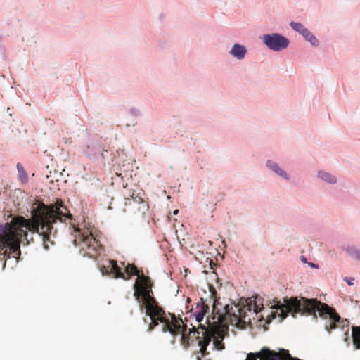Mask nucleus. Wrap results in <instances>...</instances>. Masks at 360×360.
Wrapping results in <instances>:
<instances>
[{
    "mask_svg": "<svg viewBox=\"0 0 360 360\" xmlns=\"http://www.w3.org/2000/svg\"><path fill=\"white\" fill-rule=\"evenodd\" d=\"M121 265L124 268V272L122 271V267L120 266L116 261H110V271L114 274L115 278H121L124 280H128L131 276H141L137 267L131 264H127L125 266L124 262H122Z\"/></svg>",
    "mask_w": 360,
    "mask_h": 360,
    "instance_id": "nucleus-6",
    "label": "nucleus"
},
{
    "mask_svg": "<svg viewBox=\"0 0 360 360\" xmlns=\"http://www.w3.org/2000/svg\"><path fill=\"white\" fill-rule=\"evenodd\" d=\"M263 41L269 49L275 51L286 49L290 43L286 37L275 33L264 35Z\"/></svg>",
    "mask_w": 360,
    "mask_h": 360,
    "instance_id": "nucleus-8",
    "label": "nucleus"
},
{
    "mask_svg": "<svg viewBox=\"0 0 360 360\" xmlns=\"http://www.w3.org/2000/svg\"><path fill=\"white\" fill-rule=\"evenodd\" d=\"M246 52L247 50L243 46L236 44L231 49L230 54L240 60L245 57Z\"/></svg>",
    "mask_w": 360,
    "mask_h": 360,
    "instance_id": "nucleus-10",
    "label": "nucleus"
},
{
    "mask_svg": "<svg viewBox=\"0 0 360 360\" xmlns=\"http://www.w3.org/2000/svg\"><path fill=\"white\" fill-rule=\"evenodd\" d=\"M319 176L325 181L330 184H335L337 181V179L334 176L326 172H319Z\"/></svg>",
    "mask_w": 360,
    "mask_h": 360,
    "instance_id": "nucleus-13",
    "label": "nucleus"
},
{
    "mask_svg": "<svg viewBox=\"0 0 360 360\" xmlns=\"http://www.w3.org/2000/svg\"><path fill=\"white\" fill-rule=\"evenodd\" d=\"M125 198V206L131 207V212L134 214L141 212L144 214L149 208L148 204L139 195H135L133 192L131 193H124Z\"/></svg>",
    "mask_w": 360,
    "mask_h": 360,
    "instance_id": "nucleus-7",
    "label": "nucleus"
},
{
    "mask_svg": "<svg viewBox=\"0 0 360 360\" xmlns=\"http://www.w3.org/2000/svg\"><path fill=\"white\" fill-rule=\"evenodd\" d=\"M345 281H347V283H348L349 285H352L354 284L353 283L354 278H352L345 277Z\"/></svg>",
    "mask_w": 360,
    "mask_h": 360,
    "instance_id": "nucleus-18",
    "label": "nucleus"
},
{
    "mask_svg": "<svg viewBox=\"0 0 360 360\" xmlns=\"http://www.w3.org/2000/svg\"><path fill=\"white\" fill-rule=\"evenodd\" d=\"M225 312L229 316H233L239 322L246 323L250 321V318L247 320L248 313L257 314L259 311L258 307L255 304H252L248 300H240L238 304L229 306L226 304L224 307Z\"/></svg>",
    "mask_w": 360,
    "mask_h": 360,
    "instance_id": "nucleus-4",
    "label": "nucleus"
},
{
    "mask_svg": "<svg viewBox=\"0 0 360 360\" xmlns=\"http://www.w3.org/2000/svg\"><path fill=\"white\" fill-rule=\"evenodd\" d=\"M75 230L78 234L75 236L74 243L80 247V254L90 258L97 257L100 253L101 245L93 233L92 230L89 228L84 231L79 228H75Z\"/></svg>",
    "mask_w": 360,
    "mask_h": 360,
    "instance_id": "nucleus-3",
    "label": "nucleus"
},
{
    "mask_svg": "<svg viewBox=\"0 0 360 360\" xmlns=\"http://www.w3.org/2000/svg\"><path fill=\"white\" fill-rule=\"evenodd\" d=\"M211 292L212 295L214 297L213 311H214L216 309V304L217 302V292L213 288H211Z\"/></svg>",
    "mask_w": 360,
    "mask_h": 360,
    "instance_id": "nucleus-17",
    "label": "nucleus"
},
{
    "mask_svg": "<svg viewBox=\"0 0 360 360\" xmlns=\"http://www.w3.org/2000/svg\"><path fill=\"white\" fill-rule=\"evenodd\" d=\"M291 27L296 32L300 33L301 34L304 32L307 29L304 27V25L300 22H290Z\"/></svg>",
    "mask_w": 360,
    "mask_h": 360,
    "instance_id": "nucleus-15",
    "label": "nucleus"
},
{
    "mask_svg": "<svg viewBox=\"0 0 360 360\" xmlns=\"http://www.w3.org/2000/svg\"><path fill=\"white\" fill-rule=\"evenodd\" d=\"M153 283L150 278L143 273L141 276H139L134 285V296L139 304V309L141 312H145L151 320L147 329L148 332L154 330L161 323L163 324V332H169L173 335L181 334V344L185 348L190 345V339L194 338L198 341L202 357L210 354L207 346L212 341L213 349H224V332L217 326L205 327L200 323L197 328L193 326L189 329V333L186 335V326L184 324L181 319L172 314L167 316L163 309L159 306L153 295Z\"/></svg>",
    "mask_w": 360,
    "mask_h": 360,
    "instance_id": "nucleus-1",
    "label": "nucleus"
},
{
    "mask_svg": "<svg viewBox=\"0 0 360 360\" xmlns=\"http://www.w3.org/2000/svg\"><path fill=\"white\" fill-rule=\"evenodd\" d=\"M17 169L18 170L20 177L21 179L26 178V173L24 170L23 166L21 164L18 163L17 165Z\"/></svg>",
    "mask_w": 360,
    "mask_h": 360,
    "instance_id": "nucleus-16",
    "label": "nucleus"
},
{
    "mask_svg": "<svg viewBox=\"0 0 360 360\" xmlns=\"http://www.w3.org/2000/svg\"><path fill=\"white\" fill-rule=\"evenodd\" d=\"M178 212H179V210H175L174 211V214H177Z\"/></svg>",
    "mask_w": 360,
    "mask_h": 360,
    "instance_id": "nucleus-19",
    "label": "nucleus"
},
{
    "mask_svg": "<svg viewBox=\"0 0 360 360\" xmlns=\"http://www.w3.org/2000/svg\"><path fill=\"white\" fill-rule=\"evenodd\" d=\"M196 308L197 310L195 311V320L197 322L200 323L203 320L205 314L208 312L210 307L201 299L200 302L197 304Z\"/></svg>",
    "mask_w": 360,
    "mask_h": 360,
    "instance_id": "nucleus-9",
    "label": "nucleus"
},
{
    "mask_svg": "<svg viewBox=\"0 0 360 360\" xmlns=\"http://www.w3.org/2000/svg\"><path fill=\"white\" fill-rule=\"evenodd\" d=\"M272 309H275L274 311H271L273 318L278 316L280 318L279 321H283L289 313H291L294 317L295 314L298 313L307 316L311 315L315 319H317L318 314L324 322L325 330L329 333L338 328L344 329L346 327L347 333L349 330V321L347 319H341L334 308L317 299H308L303 297L286 298L284 300V303L276 301Z\"/></svg>",
    "mask_w": 360,
    "mask_h": 360,
    "instance_id": "nucleus-2",
    "label": "nucleus"
},
{
    "mask_svg": "<svg viewBox=\"0 0 360 360\" xmlns=\"http://www.w3.org/2000/svg\"><path fill=\"white\" fill-rule=\"evenodd\" d=\"M257 359L259 360H300L292 357L288 351L283 349L276 352L266 348H264L255 354H248L245 360H257Z\"/></svg>",
    "mask_w": 360,
    "mask_h": 360,
    "instance_id": "nucleus-5",
    "label": "nucleus"
},
{
    "mask_svg": "<svg viewBox=\"0 0 360 360\" xmlns=\"http://www.w3.org/2000/svg\"><path fill=\"white\" fill-rule=\"evenodd\" d=\"M302 35L305 38L306 40L309 41L313 46H318L319 41L315 36L308 30L306 29Z\"/></svg>",
    "mask_w": 360,
    "mask_h": 360,
    "instance_id": "nucleus-12",
    "label": "nucleus"
},
{
    "mask_svg": "<svg viewBox=\"0 0 360 360\" xmlns=\"http://www.w3.org/2000/svg\"><path fill=\"white\" fill-rule=\"evenodd\" d=\"M352 336L355 349H360V326H352Z\"/></svg>",
    "mask_w": 360,
    "mask_h": 360,
    "instance_id": "nucleus-11",
    "label": "nucleus"
},
{
    "mask_svg": "<svg viewBox=\"0 0 360 360\" xmlns=\"http://www.w3.org/2000/svg\"><path fill=\"white\" fill-rule=\"evenodd\" d=\"M198 360H200V357L199 356L198 357Z\"/></svg>",
    "mask_w": 360,
    "mask_h": 360,
    "instance_id": "nucleus-20",
    "label": "nucleus"
},
{
    "mask_svg": "<svg viewBox=\"0 0 360 360\" xmlns=\"http://www.w3.org/2000/svg\"><path fill=\"white\" fill-rule=\"evenodd\" d=\"M267 165L276 174H279L281 176L287 178V174L285 171L282 170L276 163L272 162L271 161L267 162Z\"/></svg>",
    "mask_w": 360,
    "mask_h": 360,
    "instance_id": "nucleus-14",
    "label": "nucleus"
}]
</instances>
